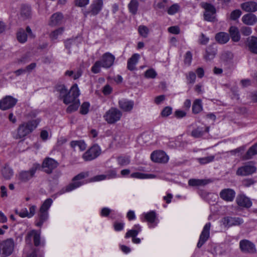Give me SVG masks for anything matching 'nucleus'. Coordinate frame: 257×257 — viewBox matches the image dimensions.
<instances>
[{
    "label": "nucleus",
    "instance_id": "nucleus-63",
    "mask_svg": "<svg viewBox=\"0 0 257 257\" xmlns=\"http://www.w3.org/2000/svg\"><path fill=\"white\" fill-rule=\"evenodd\" d=\"M192 61V54L190 52H187L185 55V63L189 65Z\"/></svg>",
    "mask_w": 257,
    "mask_h": 257
},
{
    "label": "nucleus",
    "instance_id": "nucleus-11",
    "mask_svg": "<svg viewBox=\"0 0 257 257\" xmlns=\"http://www.w3.org/2000/svg\"><path fill=\"white\" fill-rule=\"evenodd\" d=\"M256 168L253 162H249L238 168L236 175L238 176H248L255 173Z\"/></svg>",
    "mask_w": 257,
    "mask_h": 257
},
{
    "label": "nucleus",
    "instance_id": "nucleus-23",
    "mask_svg": "<svg viewBox=\"0 0 257 257\" xmlns=\"http://www.w3.org/2000/svg\"><path fill=\"white\" fill-rule=\"evenodd\" d=\"M63 19L62 14L58 12L54 13L50 17L49 25L53 27L60 25L63 22Z\"/></svg>",
    "mask_w": 257,
    "mask_h": 257
},
{
    "label": "nucleus",
    "instance_id": "nucleus-15",
    "mask_svg": "<svg viewBox=\"0 0 257 257\" xmlns=\"http://www.w3.org/2000/svg\"><path fill=\"white\" fill-rule=\"evenodd\" d=\"M211 223H207L204 226L200 235L199 240L197 243V246L200 247L207 240L210 235V229Z\"/></svg>",
    "mask_w": 257,
    "mask_h": 257
},
{
    "label": "nucleus",
    "instance_id": "nucleus-19",
    "mask_svg": "<svg viewBox=\"0 0 257 257\" xmlns=\"http://www.w3.org/2000/svg\"><path fill=\"white\" fill-rule=\"evenodd\" d=\"M118 105L123 111L130 112L134 107V102L133 100L123 98L119 100Z\"/></svg>",
    "mask_w": 257,
    "mask_h": 257
},
{
    "label": "nucleus",
    "instance_id": "nucleus-3",
    "mask_svg": "<svg viewBox=\"0 0 257 257\" xmlns=\"http://www.w3.org/2000/svg\"><path fill=\"white\" fill-rule=\"evenodd\" d=\"M41 121L40 118H37L21 124L18 130V135L20 138L27 136L33 131Z\"/></svg>",
    "mask_w": 257,
    "mask_h": 257
},
{
    "label": "nucleus",
    "instance_id": "nucleus-58",
    "mask_svg": "<svg viewBox=\"0 0 257 257\" xmlns=\"http://www.w3.org/2000/svg\"><path fill=\"white\" fill-rule=\"evenodd\" d=\"M241 32L244 36H248L251 34L252 31L250 27H243L241 29Z\"/></svg>",
    "mask_w": 257,
    "mask_h": 257
},
{
    "label": "nucleus",
    "instance_id": "nucleus-54",
    "mask_svg": "<svg viewBox=\"0 0 257 257\" xmlns=\"http://www.w3.org/2000/svg\"><path fill=\"white\" fill-rule=\"evenodd\" d=\"M112 91V88L111 86L108 84L105 85L102 89V92L105 95H109L110 94Z\"/></svg>",
    "mask_w": 257,
    "mask_h": 257
},
{
    "label": "nucleus",
    "instance_id": "nucleus-25",
    "mask_svg": "<svg viewBox=\"0 0 257 257\" xmlns=\"http://www.w3.org/2000/svg\"><path fill=\"white\" fill-rule=\"evenodd\" d=\"M102 0H94L90 6V12L93 15L99 13L103 7Z\"/></svg>",
    "mask_w": 257,
    "mask_h": 257
},
{
    "label": "nucleus",
    "instance_id": "nucleus-5",
    "mask_svg": "<svg viewBox=\"0 0 257 257\" xmlns=\"http://www.w3.org/2000/svg\"><path fill=\"white\" fill-rule=\"evenodd\" d=\"M53 201L51 199H46L40 208L39 219L36 223V226L41 227L48 218V210L51 206Z\"/></svg>",
    "mask_w": 257,
    "mask_h": 257
},
{
    "label": "nucleus",
    "instance_id": "nucleus-14",
    "mask_svg": "<svg viewBox=\"0 0 257 257\" xmlns=\"http://www.w3.org/2000/svg\"><path fill=\"white\" fill-rule=\"evenodd\" d=\"M151 158L153 162L160 163H166L169 159V156L165 152L160 150L153 152Z\"/></svg>",
    "mask_w": 257,
    "mask_h": 257
},
{
    "label": "nucleus",
    "instance_id": "nucleus-12",
    "mask_svg": "<svg viewBox=\"0 0 257 257\" xmlns=\"http://www.w3.org/2000/svg\"><path fill=\"white\" fill-rule=\"evenodd\" d=\"M39 167L38 164H34L29 170L20 172L17 176L18 179L23 182L29 181L33 177Z\"/></svg>",
    "mask_w": 257,
    "mask_h": 257
},
{
    "label": "nucleus",
    "instance_id": "nucleus-30",
    "mask_svg": "<svg viewBox=\"0 0 257 257\" xmlns=\"http://www.w3.org/2000/svg\"><path fill=\"white\" fill-rule=\"evenodd\" d=\"M142 231V227L140 224H136L133 228L127 231L125 237H136Z\"/></svg>",
    "mask_w": 257,
    "mask_h": 257
},
{
    "label": "nucleus",
    "instance_id": "nucleus-56",
    "mask_svg": "<svg viewBox=\"0 0 257 257\" xmlns=\"http://www.w3.org/2000/svg\"><path fill=\"white\" fill-rule=\"evenodd\" d=\"M172 111V109L170 107H166L162 111V115L165 117L168 116L171 114Z\"/></svg>",
    "mask_w": 257,
    "mask_h": 257
},
{
    "label": "nucleus",
    "instance_id": "nucleus-45",
    "mask_svg": "<svg viewBox=\"0 0 257 257\" xmlns=\"http://www.w3.org/2000/svg\"><path fill=\"white\" fill-rule=\"evenodd\" d=\"M78 39H71L67 40L65 42V45L67 49H70L77 46Z\"/></svg>",
    "mask_w": 257,
    "mask_h": 257
},
{
    "label": "nucleus",
    "instance_id": "nucleus-48",
    "mask_svg": "<svg viewBox=\"0 0 257 257\" xmlns=\"http://www.w3.org/2000/svg\"><path fill=\"white\" fill-rule=\"evenodd\" d=\"M140 35L144 38L147 37L149 30L148 28L145 26H140L138 28Z\"/></svg>",
    "mask_w": 257,
    "mask_h": 257
},
{
    "label": "nucleus",
    "instance_id": "nucleus-1",
    "mask_svg": "<svg viewBox=\"0 0 257 257\" xmlns=\"http://www.w3.org/2000/svg\"><path fill=\"white\" fill-rule=\"evenodd\" d=\"M60 95L63 98V102L66 104L71 103L67 108V111L71 112L76 110L79 105L80 101L78 97L80 94V90L77 84H75L72 86L70 91L64 85H59L56 88Z\"/></svg>",
    "mask_w": 257,
    "mask_h": 257
},
{
    "label": "nucleus",
    "instance_id": "nucleus-4",
    "mask_svg": "<svg viewBox=\"0 0 257 257\" xmlns=\"http://www.w3.org/2000/svg\"><path fill=\"white\" fill-rule=\"evenodd\" d=\"M15 247L14 240L7 238L0 242V255L2 257H8L14 252Z\"/></svg>",
    "mask_w": 257,
    "mask_h": 257
},
{
    "label": "nucleus",
    "instance_id": "nucleus-34",
    "mask_svg": "<svg viewBox=\"0 0 257 257\" xmlns=\"http://www.w3.org/2000/svg\"><path fill=\"white\" fill-rule=\"evenodd\" d=\"M70 146L73 149L78 148L81 151L85 150L87 147V145L83 140L73 141L71 142Z\"/></svg>",
    "mask_w": 257,
    "mask_h": 257
},
{
    "label": "nucleus",
    "instance_id": "nucleus-7",
    "mask_svg": "<svg viewBox=\"0 0 257 257\" xmlns=\"http://www.w3.org/2000/svg\"><path fill=\"white\" fill-rule=\"evenodd\" d=\"M88 176L87 172L81 173L76 176L73 179L72 182L66 187L67 192L71 191L82 185H84L88 182L86 180V178Z\"/></svg>",
    "mask_w": 257,
    "mask_h": 257
},
{
    "label": "nucleus",
    "instance_id": "nucleus-13",
    "mask_svg": "<svg viewBox=\"0 0 257 257\" xmlns=\"http://www.w3.org/2000/svg\"><path fill=\"white\" fill-rule=\"evenodd\" d=\"M201 6L205 10L204 19L207 21H213L215 19L216 13L215 8L212 5L205 3H202Z\"/></svg>",
    "mask_w": 257,
    "mask_h": 257
},
{
    "label": "nucleus",
    "instance_id": "nucleus-6",
    "mask_svg": "<svg viewBox=\"0 0 257 257\" xmlns=\"http://www.w3.org/2000/svg\"><path fill=\"white\" fill-rule=\"evenodd\" d=\"M122 112L116 108L111 107L103 115L104 120L110 124L119 121L122 117Z\"/></svg>",
    "mask_w": 257,
    "mask_h": 257
},
{
    "label": "nucleus",
    "instance_id": "nucleus-33",
    "mask_svg": "<svg viewBox=\"0 0 257 257\" xmlns=\"http://www.w3.org/2000/svg\"><path fill=\"white\" fill-rule=\"evenodd\" d=\"M208 182L209 181L207 180L192 179L189 180L188 184L190 186L199 187L204 186L207 184Z\"/></svg>",
    "mask_w": 257,
    "mask_h": 257
},
{
    "label": "nucleus",
    "instance_id": "nucleus-20",
    "mask_svg": "<svg viewBox=\"0 0 257 257\" xmlns=\"http://www.w3.org/2000/svg\"><path fill=\"white\" fill-rule=\"evenodd\" d=\"M116 176V172L115 170H112L107 172L105 174L98 175L94 176L91 179V182H97L102 180L109 179L115 177Z\"/></svg>",
    "mask_w": 257,
    "mask_h": 257
},
{
    "label": "nucleus",
    "instance_id": "nucleus-24",
    "mask_svg": "<svg viewBox=\"0 0 257 257\" xmlns=\"http://www.w3.org/2000/svg\"><path fill=\"white\" fill-rule=\"evenodd\" d=\"M241 8L247 12H255L257 11V3L253 1H249L242 3Z\"/></svg>",
    "mask_w": 257,
    "mask_h": 257
},
{
    "label": "nucleus",
    "instance_id": "nucleus-44",
    "mask_svg": "<svg viewBox=\"0 0 257 257\" xmlns=\"http://www.w3.org/2000/svg\"><path fill=\"white\" fill-rule=\"evenodd\" d=\"M256 154H257V143L250 147L247 151L245 156V159H249Z\"/></svg>",
    "mask_w": 257,
    "mask_h": 257
},
{
    "label": "nucleus",
    "instance_id": "nucleus-26",
    "mask_svg": "<svg viewBox=\"0 0 257 257\" xmlns=\"http://www.w3.org/2000/svg\"><path fill=\"white\" fill-rule=\"evenodd\" d=\"M236 202L239 206L246 208L250 207L252 205L249 198L243 195H240L237 197Z\"/></svg>",
    "mask_w": 257,
    "mask_h": 257
},
{
    "label": "nucleus",
    "instance_id": "nucleus-28",
    "mask_svg": "<svg viewBox=\"0 0 257 257\" xmlns=\"http://www.w3.org/2000/svg\"><path fill=\"white\" fill-rule=\"evenodd\" d=\"M140 58V56L139 54L136 53L133 55L127 61V67L128 69L131 71L135 70Z\"/></svg>",
    "mask_w": 257,
    "mask_h": 257
},
{
    "label": "nucleus",
    "instance_id": "nucleus-55",
    "mask_svg": "<svg viewBox=\"0 0 257 257\" xmlns=\"http://www.w3.org/2000/svg\"><path fill=\"white\" fill-rule=\"evenodd\" d=\"M124 226V223L123 222H116L114 223L113 226L114 230L116 231L122 230Z\"/></svg>",
    "mask_w": 257,
    "mask_h": 257
},
{
    "label": "nucleus",
    "instance_id": "nucleus-49",
    "mask_svg": "<svg viewBox=\"0 0 257 257\" xmlns=\"http://www.w3.org/2000/svg\"><path fill=\"white\" fill-rule=\"evenodd\" d=\"M186 79L189 83L193 84L196 79V74L192 71L189 72L188 74H186Z\"/></svg>",
    "mask_w": 257,
    "mask_h": 257
},
{
    "label": "nucleus",
    "instance_id": "nucleus-50",
    "mask_svg": "<svg viewBox=\"0 0 257 257\" xmlns=\"http://www.w3.org/2000/svg\"><path fill=\"white\" fill-rule=\"evenodd\" d=\"M117 162L121 166H125L130 163V159L127 157H120L117 159Z\"/></svg>",
    "mask_w": 257,
    "mask_h": 257
},
{
    "label": "nucleus",
    "instance_id": "nucleus-16",
    "mask_svg": "<svg viewBox=\"0 0 257 257\" xmlns=\"http://www.w3.org/2000/svg\"><path fill=\"white\" fill-rule=\"evenodd\" d=\"M58 165V163L56 161L52 158H48L44 161L42 167L46 172L50 173L54 169L57 167Z\"/></svg>",
    "mask_w": 257,
    "mask_h": 257
},
{
    "label": "nucleus",
    "instance_id": "nucleus-38",
    "mask_svg": "<svg viewBox=\"0 0 257 257\" xmlns=\"http://www.w3.org/2000/svg\"><path fill=\"white\" fill-rule=\"evenodd\" d=\"M181 10V7L178 4H174L167 9V13L169 15H174L179 13Z\"/></svg>",
    "mask_w": 257,
    "mask_h": 257
},
{
    "label": "nucleus",
    "instance_id": "nucleus-52",
    "mask_svg": "<svg viewBox=\"0 0 257 257\" xmlns=\"http://www.w3.org/2000/svg\"><path fill=\"white\" fill-rule=\"evenodd\" d=\"M241 15V12L239 10H235L232 11L230 16V19L235 20L239 18Z\"/></svg>",
    "mask_w": 257,
    "mask_h": 257
},
{
    "label": "nucleus",
    "instance_id": "nucleus-39",
    "mask_svg": "<svg viewBox=\"0 0 257 257\" xmlns=\"http://www.w3.org/2000/svg\"><path fill=\"white\" fill-rule=\"evenodd\" d=\"M64 31V29L62 27L59 28L52 31L50 34V37L53 41L57 40L59 37L62 35Z\"/></svg>",
    "mask_w": 257,
    "mask_h": 257
},
{
    "label": "nucleus",
    "instance_id": "nucleus-29",
    "mask_svg": "<svg viewBox=\"0 0 257 257\" xmlns=\"http://www.w3.org/2000/svg\"><path fill=\"white\" fill-rule=\"evenodd\" d=\"M3 177L6 180H10L14 175L13 169L8 165H5L1 170Z\"/></svg>",
    "mask_w": 257,
    "mask_h": 257
},
{
    "label": "nucleus",
    "instance_id": "nucleus-47",
    "mask_svg": "<svg viewBox=\"0 0 257 257\" xmlns=\"http://www.w3.org/2000/svg\"><path fill=\"white\" fill-rule=\"evenodd\" d=\"M214 159V156H210L208 157H205L204 158H199L197 159L198 161L201 164H206L209 163L210 162H212Z\"/></svg>",
    "mask_w": 257,
    "mask_h": 257
},
{
    "label": "nucleus",
    "instance_id": "nucleus-36",
    "mask_svg": "<svg viewBox=\"0 0 257 257\" xmlns=\"http://www.w3.org/2000/svg\"><path fill=\"white\" fill-rule=\"evenodd\" d=\"M216 41L220 44L226 43L229 40L228 35L224 32H220L216 35Z\"/></svg>",
    "mask_w": 257,
    "mask_h": 257
},
{
    "label": "nucleus",
    "instance_id": "nucleus-22",
    "mask_svg": "<svg viewBox=\"0 0 257 257\" xmlns=\"http://www.w3.org/2000/svg\"><path fill=\"white\" fill-rule=\"evenodd\" d=\"M223 224L226 227L238 225L243 222L242 219L238 217H225L222 221Z\"/></svg>",
    "mask_w": 257,
    "mask_h": 257
},
{
    "label": "nucleus",
    "instance_id": "nucleus-43",
    "mask_svg": "<svg viewBox=\"0 0 257 257\" xmlns=\"http://www.w3.org/2000/svg\"><path fill=\"white\" fill-rule=\"evenodd\" d=\"M17 37L18 41L21 43L26 42L27 40V35L23 29H20L18 31Z\"/></svg>",
    "mask_w": 257,
    "mask_h": 257
},
{
    "label": "nucleus",
    "instance_id": "nucleus-57",
    "mask_svg": "<svg viewBox=\"0 0 257 257\" xmlns=\"http://www.w3.org/2000/svg\"><path fill=\"white\" fill-rule=\"evenodd\" d=\"M89 0H75V5L78 7H82L87 5Z\"/></svg>",
    "mask_w": 257,
    "mask_h": 257
},
{
    "label": "nucleus",
    "instance_id": "nucleus-51",
    "mask_svg": "<svg viewBox=\"0 0 257 257\" xmlns=\"http://www.w3.org/2000/svg\"><path fill=\"white\" fill-rule=\"evenodd\" d=\"M90 104L88 102H85L82 103L80 108V112L83 114H87L89 111Z\"/></svg>",
    "mask_w": 257,
    "mask_h": 257
},
{
    "label": "nucleus",
    "instance_id": "nucleus-59",
    "mask_svg": "<svg viewBox=\"0 0 257 257\" xmlns=\"http://www.w3.org/2000/svg\"><path fill=\"white\" fill-rule=\"evenodd\" d=\"M28 61V56L27 54H25L19 58H18L17 63L18 64H24Z\"/></svg>",
    "mask_w": 257,
    "mask_h": 257
},
{
    "label": "nucleus",
    "instance_id": "nucleus-64",
    "mask_svg": "<svg viewBox=\"0 0 257 257\" xmlns=\"http://www.w3.org/2000/svg\"><path fill=\"white\" fill-rule=\"evenodd\" d=\"M175 113L176 116L178 118H182L186 115V112L182 110H177Z\"/></svg>",
    "mask_w": 257,
    "mask_h": 257
},
{
    "label": "nucleus",
    "instance_id": "nucleus-37",
    "mask_svg": "<svg viewBox=\"0 0 257 257\" xmlns=\"http://www.w3.org/2000/svg\"><path fill=\"white\" fill-rule=\"evenodd\" d=\"M229 33L231 38L234 42H238L240 39V36L238 29L232 26L229 29Z\"/></svg>",
    "mask_w": 257,
    "mask_h": 257
},
{
    "label": "nucleus",
    "instance_id": "nucleus-61",
    "mask_svg": "<svg viewBox=\"0 0 257 257\" xmlns=\"http://www.w3.org/2000/svg\"><path fill=\"white\" fill-rule=\"evenodd\" d=\"M111 209L107 207H104L101 210V215L102 216H107L111 213Z\"/></svg>",
    "mask_w": 257,
    "mask_h": 257
},
{
    "label": "nucleus",
    "instance_id": "nucleus-31",
    "mask_svg": "<svg viewBox=\"0 0 257 257\" xmlns=\"http://www.w3.org/2000/svg\"><path fill=\"white\" fill-rule=\"evenodd\" d=\"M247 45L251 52L257 54V38L251 37L247 39Z\"/></svg>",
    "mask_w": 257,
    "mask_h": 257
},
{
    "label": "nucleus",
    "instance_id": "nucleus-18",
    "mask_svg": "<svg viewBox=\"0 0 257 257\" xmlns=\"http://www.w3.org/2000/svg\"><path fill=\"white\" fill-rule=\"evenodd\" d=\"M240 249L245 252L254 253L256 249L254 245L247 240H242L239 242Z\"/></svg>",
    "mask_w": 257,
    "mask_h": 257
},
{
    "label": "nucleus",
    "instance_id": "nucleus-8",
    "mask_svg": "<svg viewBox=\"0 0 257 257\" xmlns=\"http://www.w3.org/2000/svg\"><path fill=\"white\" fill-rule=\"evenodd\" d=\"M141 219L142 221H147L150 228H155L159 222L156 213L153 211L143 213L141 216Z\"/></svg>",
    "mask_w": 257,
    "mask_h": 257
},
{
    "label": "nucleus",
    "instance_id": "nucleus-42",
    "mask_svg": "<svg viewBox=\"0 0 257 257\" xmlns=\"http://www.w3.org/2000/svg\"><path fill=\"white\" fill-rule=\"evenodd\" d=\"M167 3V0H155L153 7L157 10L164 9L166 7Z\"/></svg>",
    "mask_w": 257,
    "mask_h": 257
},
{
    "label": "nucleus",
    "instance_id": "nucleus-32",
    "mask_svg": "<svg viewBox=\"0 0 257 257\" xmlns=\"http://www.w3.org/2000/svg\"><path fill=\"white\" fill-rule=\"evenodd\" d=\"M20 15L21 17L24 20L31 18L32 17V11L31 7L27 5L23 6L21 8Z\"/></svg>",
    "mask_w": 257,
    "mask_h": 257
},
{
    "label": "nucleus",
    "instance_id": "nucleus-40",
    "mask_svg": "<svg viewBox=\"0 0 257 257\" xmlns=\"http://www.w3.org/2000/svg\"><path fill=\"white\" fill-rule=\"evenodd\" d=\"M139 3L138 0H131L128 5L130 12L132 14H136L138 11Z\"/></svg>",
    "mask_w": 257,
    "mask_h": 257
},
{
    "label": "nucleus",
    "instance_id": "nucleus-41",
    "mask_svg": "<svg viewBox=\"0 0 257 257\" xmlns=\"http://www.w3.org/2000/svg\"><path fill=\"white\" fill-rule=\"evenodd\" d=\"M202 110V101L200 99H196L193 104L192 110L194 113H198Z\"/></svg>",
    "mask_w": 257,
    "mask_h": 257
},
{
    "label": "nucleus",
    "instance_id": "nucleus-9",
    "mask_svg": "<svg viewBox=\"0 0 257 257\" xmlns=\"http://www.w3.org/2000/svg\"><path fill=\"white\" fill-rule=\"evenodd\" d=\"M40 231L32 230L29 232L26 237V241L27 243L31 244L32 238L33 239L35 246H44L45 245V240L41 239Z\"/></svg>",
    "mask_w": 257,
    "mask_h": 257
},
{
    "label": "nucleus",
    "instance_id": "nucleus-27",
    "mask_svg": "<svg viewBox=\"0 0 257 257\" xmlns=\"http://www.w3.org/2000/svg\"><path fill=\"white\" fill-rule=\"evenodd\" d=\"M241 20L245 25L252 26L257 22V17L254 14H247L242 16Z\"/></svg>",
    "mask_w": 257,
    "mask_h": 257
},
{
    "label": "nucleus",
    "instance_id": "nucleus-46",
    "mask_svg": "<svg viewBox=\"0 0 257 257\" xmlns=\"http://www.w3.org/2000/svg\"><path fill=\"white\" fill-rule=\"evenodd\" d=\"M15 212L21 218H29L28 210L26 208H24L19 210L18 209L15 210Z\"/></svg>",
    "mask_w": 257,
    "mask_h": 257
},
{
    "label": "nucleus",
    "instance_id": "nucleus-21",
    "mask_svg": "<svg viewBox=\"0 0 257 257\" xmlns=\"http://www.w3.org/2000/svg\"><path fill=\"white\" fill-rule=\"evenodd\" d=\"M235 195V191L231 189H225L220 193V197L227 202L232 201Z\"/></svg>",
    "mask_w": 257,
    "mask_h": 257
},
{
    "label": "nucleus",
    "instance_id": "nucleus-17",
    "mask_svg": "<svg viewBox=\"0 0 257 257\" xmlns=\"http://www.w3.org/2000/svg\"><path fill=\"white\" fill-rule=\"evenodd\" d=\"M1 109L7 110L13 107L17 102V99L11 96H7L0 101Z\"/></svg>",
    "mask_w": 257,
    "mask_h": 257
},
{
    "label": "nucleus",
    "instance_id": "nucleus-60",
    "mask_svg": "<svg viewBox=\"0 0 257 257\" xmlns=\"http://www.w3.org/2000/svg\"><path fill=\"white\" fill-rule=\"evenodd\" d=\"M169 33L173 34H178L180 33V29L178 26H172L168 28Z\"/></svg>",
    "mask_w": 257,
    "mask_h": 257
},
{
    "label": "nucleus",
    "instance_id": "nucleus-35",
    "mask_svg": "<svg viewBox=\"0 0 257 257\" xmlns=\"http://www.w3.org/2000/svg\"><path fill=\"white\" fill-rule=\"evenodd\" d=\"M131 177L137 179H145L155 178L156 176L152 174H145L140 172H136L132 173L131 175Z\"/></svg>",
    "mask_w": 257,
    "mask_h": 257
},
{
    "label": "nucleus",
    "instance_id": "nucleus-2",
    "mask_svg": "<svg viewBox=\"0 0 257 257\" xmlns=\"http://www.w3.org/2000/svg\"><path fill=\"white\" fill-rule=\"evenodd\" d=\"M115 59L114 55L111 53L106 52L104 53L101 56L100 59L96 61L92 66L91 68L92 72L96 74L100 72L101 68L105 69L110 68L113 65Z\"/></svg>",
    "mask_w": 257,
    "mask_h": 257
},
{
    "label": "nucleus",
    "instance_id": "nucleus-10",
    "mask_svg": "<svg viewBox=\"0 0 257 257\" xmlns=\"http://www.w3.org/2000/svg\"><path fill=\"white\" fill-rule=\"evenodd\" d=\"M101 153L100 147L97 145H94L82 155V158L85 161H91L99 156Z\"/></svg>",
    "mask_w": 257,
    "mask_h": 257
},
{
    "label": "nucleus",
    "instance_id": "nucleus-62",
    "mask_svg": "<svg viewBox=\"0 0 257 257\" xmlns=\"http://www.w3.org/2000/svg\"><path fill=\"white\" fill-rule=\"evenodd\" d=\"M36 206L35 205H31L28 211L29 218L32 217L35 214Z\"/></svg>",
    "mask_w": 257,
    "mask_h": 257
},
{
    "label": "nucleus",
    "instance_id": "nucleus-53",
    "mask_svg": "<svg viewBox=\"0 0 257 257\" xmlns=\"http://www.w3.org/2000/svg\"><path fill=\"white\" fill-rule=\"evenodd\" d=\"M157 75V73L153 69H150L145 72V76L148 78H154Z\"/></svg>",
    "mask_w": 257,
    "mask_h": 257
}]
</instances>
